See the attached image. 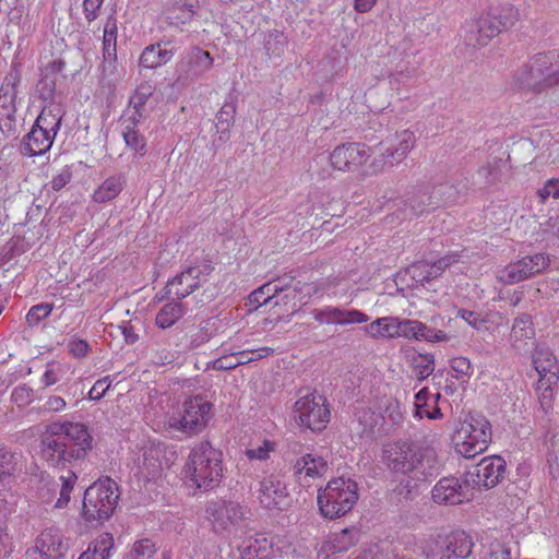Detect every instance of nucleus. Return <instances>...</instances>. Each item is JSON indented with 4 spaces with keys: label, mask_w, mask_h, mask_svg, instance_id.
Returning <instances> with one entry per match:
<instances>
[{
    "label": "nucleus",
    "mask_w": 559,
    "mask_h": 559,
    "mask_svg": "<svg viewBox=\"0 0 559 559\" xmlns=\"http://www.w3.org/2000/svg\"><path fill=\"white\" fill-rule=\"evenodd\" d=\"M381 460L393 473L426 480L441 468L437 449L430 444L397 440L383 444Z\"/></svg>",
    "instance_id": "obj_1"
},
{
    "label": "nucleus",
    "mask_w": 559,
    "mask_h": 559,
    "mask_svg": "<svg viewBox=\"0 0 559 559\" xmlns=\"http://www.w3.org/2000/svg\"><path fill=\"white\" fill-rule=\"evenodd\" d=\"M223 453L210 442L195 444L182 468V481L192 490H211L223 479Z\"/></svg>",
    "instance_id": "obj_2"
},
{
    "label": "nucleus",
    "mask_w": 559,
    "mask_h": 559,
    "mask_svg": "<svg viewBox=\"0 0 559 559\" xmlns=\"http://www.w3.org/2000/svg\"><path fill=\"white\" fill-rule=\"evenodd\" d=\"M212 404L202 395L185 400L159 415L156 428L166 431H177L187 436L200 433L211 418Z\"/></svg>",
    "instance_id": "obj_3"
},
{
    "label": "nucleus",
    "mask_w": 559,
    "mask_h": 559,
    "mask_svg": "<svg viewBox=\"0 0 559 559\" xmlns=\"http://www.w3.org/2000/svg\"><path fill=\"white\" fill-rule=\"evenodd\" d=\"M286 278L277 280L265 283L249 296V305L259 308L263 305L272 302L274 306H283L284 311L287 312L285 316L278 314L277 320L289 321L293 316L306 304V299L310 298L313 294L318 293V289L310 284H300L294 288L288 287L285 282Z\"/></svg>",
    "instance_id": "obj_4"
},
{
    "label": "nucleus",
    "mask_w": 559,
    "mask_h": 559,
    "mask_svg": "<svg viewBox=\"0 0 559 559\" xmlns=\"http://www.w3.org/2000/svg\"><path fill=\"white\" fill-rule=\"evenodd\" d=\"M416 146V135L409 129L396 131L392 138L386 139L371 147L372 159L361 169L362 178L379 176L400 165Z\"/></svg>",
    "instance_id": "obj_5"
},
{
    "label": "nucleus",
    "mask_w": 559,
    "mask_h": 559,
    "mask_svg": "<svg viewBox=\"0 0 559 559\" xmlns=\"http://www.w3.org/2000/svg\"><path fill=\"white\" fill-rule=\"evenodd\" d=\"M359 498L357 483L348 477H334L318 490L320 514L330 520L346 515Z\"/></svg>",
    "instance_id": "obj_6"
},
{
    "label": "nucleus",
    "mask_w": 559,
    "mask_h": 559,
    "mask_svg": "<svg viewBox=\"0 0 559 559\" xmlns=\"http://www.w3.org/2000/svg\"><path fill=\"white\" fill-rule=\"evenodd\" d=\"M491 435V424L485 416L469 414L454 430L452 445L459 455L473 459L488 449Z\"/></svg>",
    "instance_id": "obj_7"
},
{
    "label": "nucleus",
    "mask_w": 559,
    "mask_h": 559,
    "mask_svg": "<svg viewBox=\"0 0 559 559\" xmlns=\"http://www.w3.org/2000/svg\"><path fill=\"white\" fill-rule=\"evenodd\" d=\"M247 510L236 501L215 500L206 504L205 518L212 531L223 538L231 539L248 528Z\"/></svg>",
    "instance_id": "obj_8"
},
{
    "label": "nucleus",
    "mask_w": 559,
    "mask_h": 559,
    "mask_svg": "<svg viewBox=\"0 0 559 559\" xmlns=\"http://www.w3.org/2000/svg\"><path fill=\"white\" fill-rule=\"evenodd\" d=\"M61 111L57 107H44L22 143V154L28 157L48 152L60 129Z\"/></svg>",
    "instance_id": "obj_9"
},
{
    "label": "nucleus",
    "mask_w": 559,
    "mask_h": 559,
    "mask_svg": "<svg viewBox=\"0 0 559 559\" xmlns=\"http://www.w3.org/2000/svg\"><path fill=\"white\" fill-rule=\"evenodd\" d=\"M118 499L117 483L109 477L100 478L86 489L82 515L88 522L107 520L112 515Z\"/></svg>",
    "instance_id": "obj_10"
},
{
    "label": "nucleus",
    "mask_w": 559,
    "mask_h": 559,
    "mask_svg": "<svg viewBox=\"0 0 559 559\" xmlns=\"http://www.w3.org/2000/svg\"><path fill=\"white\" fill-rule=\"evenodd\" d=\"M472 538L463 531H441L423 543L427 559H465L472 554Z\"/></svg>",
    "instance_id": "obj_11"
},
{
    "label": "nucleus",
    "mask_w": 559,
    "mask_h": 559,
    "mask_svg": "<svg viewBox=\"0 0 559 559\" xmlns=\"http://www.w3.org/2000/svg\"><path fill=\"white\" fill-rule=\"evenodd\" d=\"M292 418L300 429L322 431L331 418L326 399L314 391L299 396L293 405Z\"/></svg>",
    "instance_id": "obj_12"
},
{
    "label": "nucleus",
    "mask_w": 559,
    "mask_h": 559,
    "mask_svg": "<svg viewBox=\"0 0 559 559\" xmlns=\"http://www.w3.org/2000/svg\"><path fill=\"white\" fill-rule=\"evenodd\" d=\"M559 83V68L549 66L546 56L534 58L513 76L512 87L516 91L540 92Z\"/></svg>",
    "instance_id": "obj_13"
},
{
    "label": "nucleus",
    "mask_w": 559,
    "mask_h": 559,
    "mask_svg": "<svg viewBox=\"0 0 559 559\" xmlns=\"http://www.w3.org/2000/svg\"><path fill=\"white\" fill-rule=\"evenodd\" d=\"M532 361L538 374L536 393L544 409L551 406L555 388L559 382V365L555 355L544 347H536Z\"/></svg>",
    "instance_id": "obj_14"
},
{
    "label": "nucleus",
    "mask_w": 559,
    "mask_h": 559,
    "mask_svg": "<svg viewBox=\"0 0 559 559\" xmlns=\"http://www.w3.org/2000/svg\"><path fill=\"white\" fill-rule=\"evenodd\" d=\"M550 264L547 253H535L512 261L496 271V278L503 285H514L532 276L540 274Z\"/></svg>",
    "instance_id": "obj_15"
},
{
    "label": "nucleus",
    "mask_w": 559,
    "mask_h": 559,
    "mask_svg": "<svg viewBox=\"0 0 559 559\" xmlns=\"http://www.w3.org/2000/svg\"><path fill=\"white\" fill-rule=\"evenodd\" d=\"M371 154V147L364 143L340 144L330 153V165L337 171H356L366 165Z\"/></svg>",
    "instance_id": "obj_16"
},
{
    "label": "nucleus",
    "mask_w": 559,
    "mask_h": 559,
    "mask_svg": "<svg viewBox=\"0 0 559 559\" xmlns=\"http://www.w3.org/2000/svg\"><path fill=\"white\" fill-rule=\"evenodd\" d=\"M504 471L506 464L500 456H487L466 472V481L473 492L476 489H489L501 480Z\"/></svg>",
    "instance_id": "obj_17"
},
{
    "label": "nucleus",
    "mask_w": 559,
    "mask_h": 559,
    "mask_svg": "<svg viewBox=\"0 0 559 559\" xmlns=\"http://www.w3.org/2000/svg\"><path fill=\"white\" fill-rule=\"evenodd\" d=\"M40 455L51 465L74 459V451L68 450V443L59 423L47 425L40 433Z\"/></svg>",
    "instance_id": "obj_18"
},
{
    "label": "nucleus",
    "mask_w": 559,
    "mask_h": 559,
    "mask_svg": "<svg viewBox=\"0 0 559 559\" xmlns=\"http://www.w3.org/2000/svg\"><path fill=\"white\" fill-rule=\"evenodd\" d=\"M433 502L438 504H461L474 498L473 488L466 481V476L461 480L454 476L443 477L431 490Z\"/></svg>",
    "instance_id": "obj_19"
},
{
    "label": "nucleus",
    "mask_w": 559,
    "mask_h": 559,
    "mask_svg": "<svg viewBox=\"0 0 559 559\" xmlns=\"http://www.w3.org/2000/svg\"><path fill=\"white\" fill-rule=\"evenodd\" d=\"M69 549L68 539L56 528L43 531L35 546L27 551L28 559H62Z\"/></svg>",
    "instance_id": "obj_20"
},
{
    "label": "nucleus",
    "mask_w": 559,
    "mask_h": 559,
    "mask_svg": "<svg viewBox=\"0 0 559 559\" xmlns=\"http://www.w3.org/2000/svg\"><path fill=\"white\" fill-rule=\"evenodd\" d=\"M168 449L165 443L150 441L142 448L141 457L138 460L139 473L146 479L157 477L164 467L168 466Z\"/></svg>",
    "instance_id": "obj_21"
},
{
    "label": "nucleus",
    "mask_w": 559,
    "mask_h": 559,
    "mask_svg": "<svg viewBox=\"0 0 559 559\" xmlns=\"http://www.w3.org/2000/svg\"><path fill=\"white\" fill-rule=\"evenodd\" d=\"M312 318L319 324L349 325L366 323L369 317L357 309H343L337 306H324L311 310Z\"/></svg>",
    "instance_id": "obj_22"
},
{
    "label": "nucleus",
    "mask_w": 559,
    "mask_h": 559,
    "mask_svg": "<svg viewBox=\"0 0 559 559\" xmlns=\"http://www.w3.org/2000/svg\"><path fill=\"white\" fill-rule=\"evenodd\" d=\"M255 495L260 504L269 510L283 509L288 504L286 486L275 476L260 480Z\"/></svg>",
    "instance_id": "obj_23"
},
{
    "label": "nucleus",
    "mask_w": 559,
    "mask_h": 559,
    "mask_svg": "<svg viewBox=\"0 0 559 559\" xmlns=\"http://www.w3.org/2000/svg\"><path fill=\"white\" fill-rule=\"evenodd\" d=\"M328 468V462L323 456L307 453L296 460L294 474L300 485L309 487L313 480L323 477Z\"/></svg>",
    "instance_id": "obj_24"
},
{
    "label": "nucleus",
    "mask_w": 559,
    "mask_h": 559,
    "mask_svg": "<svg viewBox=\"0 0 559 559\" xmlns=\"http://www.w3.org/2000/svg\"><path fill=\"white\" fill-rule=\"evenodd\" d=\"M237 559H271L276 556L274 544L262 534L245 538L234 555Z\"/></svg>",
    "instance_id": "obj_25"
},
{
    "label": "nucleus",
    "mask_w": 559,
    "mask_h": 559,
    "mask_svg": "<svg viewBox=\"0 0 559 559\" xmlns=\"http://www.w3.org/2000/svg\"><path fill=\"white\" fill-rule=\"evenodd\" d=\"M67 443L72 442L76 448L74 457L84 456L93 447V437L86 425L78 421H58Z\"/></svg>",
    "instance_id": "obj_26"
},
{
    "label": "nucleus",
    "mask_w": 559,
    "mask_h": 559,
    "mask_svg": "<svg viewBox=\"0 0 559 559\" xmlns=\"http://www.w3.org/2000/svg\"><path fill=\"white\" fill-rule=\"evenodd\" d=\"M201 270L197 266L188 267L167 283V292L176 298H185L193 293L201 283Z\"/></svg>",
    "instance_id": "obj_27"
},
{
    "label": "nucleus",
    "mask_w": 559,
    "mask_h": 559,
    "mask_svg": "<svg viewBox=\"0 0 559 559\" xmlns=\"http://www.w3.org/2000/svg\"><path fill=\"white\" fill-rule=\"evenodd\" d=\"M456 261V255L453 254L445 255L433 263L420 261L414 263L409 267V273L417 283L424 286L426 283H429L431 280L440 276L445 267L450 266Z\"/></svg>",
    "instance_id": "obj_28"
},
{
    "label": "nucleus",
    "mask_w": 559,
    "mask_h": 559,
    "mask_svg": "<svg viewBox=\"0 0 559 559\" xmlns=\"http://www.w3.org/2000/svg\"><path fill=\"white\" fill-rule=\"evenodd\" d=\"M355 530H343L330 535L321 545L318 559H331L332 556L347 551L356 543Z\"/></svg>",
    "instance_id": "obj_29"
},
{
    "label": "nucleus",
    "mask_w": 559,
    "mask_h": 559,
    "mask_svg": "<svg viewBox=\"0 0 559 559\" xmlns=\"http://www.w3.org/2000/svg\"><path fill=\"white\" fill-rule=\"evenodd\" d=\"M141 120V115L136 114L127 115L122 121V136L124 143L140 157L144 156L146 153V140L138 129V124Z\"/></svg>",
    "instance_id": "obj_30"
},
{
    "label": "nucleus",
    "mask_w": 559,
    "mask_h": 559,
    "mask_svg": "<svg viewBox=\"0 0 559 559\" xmlns=\"http://www.w3.org/2000/svg\"><path fill=\"white\" fill-rule=\"evenodd\" d=\"M440 394L431 393L427 388L420 389L415 395V414L414 416L421 419H440L442 413L438 406Z\"/></svg>",
    "instance_id": "obj_31"
},
{
    "label": "nucleus",
    "mask_w": 559,
    "mask_h": 559,
    "mask_svg": "<svg viewBox=\"0 0 559 559\" xmlns=\"http://www.w3.org/2000/svg\"><path fill=\"white\" fill-rule=\"evenodd\" d=\"M271 353L272 349L269 347H263L251 352L242 350L236 354H231L229 356H223L215 359L212 362V368L215 370H230L245 362L266 357Z\"/></svg>",
    "instance_id": "obj_32"
},
{
    "label": "nucleus",
    "mask_w": 559,
    "mask_h": 559,
    "mask_svg": "<svg viewBox=\"0 0 559 559\" xmlns=\"http://www.w3.org/2000/svg\"><path fill=\"white\" fill-rule=\"evenodd\" d=\"M399 317H381L364 328L367 336L373 340L399 338Z\"/></svg>",
    "instance_id": "obj_33"
},
{
    "label": "nucleus",
    "mask_w": 559,
    "mask_h": 559,
    "mask_svg": "<svg viewBox=\"0 0 559 559\" xmlns=\"http://www.w3.org/2000/svg\"><path fill=\"white\" fill-rule=\"evenodd\" d=\"M175 55L174 48L163 47L162 43L144 48L140 57V66L145 69H156L169 62Z\"/></svg>",
    "instance_id": "obj_34"
},
{
    "label": "nucleus",
    "mask_w": 559,
    "mask_h": 559,
    "mask_svg": "<svg viewBox=\"0 0 559 559\" xmlns=\"http://www.w3.org/2000/svg\"><path fill=\"white\" fill-rule=\"evenodd\" d=\"M534 336L535 330L531 317L526 314L516 317L510 334L512 347L515 349H522L534 338Z\"/></svg>",
    "instance_id": "obj_35"
},
{
    "label": "nucleus",
    "mask_w": 559,
    "mask_h": 559,
    "mask_svg": "<svg viewBox=\"0 0 559 559\" xmlns=\"http://www.w3.org/2000/svg\"><path fill=\"white\" fill-rule=\"evenodd\" d=\"M163 13L168 24L179 26L189 23L193 19L195 10L192 3L173 0L166 4Z\"/></svg>",
    "instance_id": "obj_36"
},
{
    "label": "nucleus",
    "mask_w": 559,
    "mask_h": 559,
    "mask_svg": "<svg viewBox=\"0 0 559 559\" xmlns=\"http://www.w3.org/2000/svg\"><path fill=\"white\" fill-rule=\"evenodd\" d=\"M123 187L124 179L122 176H110L95 189L92 199L96 203L110 202L120 194Z\"/></svg>",
    "instance_id": "obj_37"
},
{
    "label": "nucleus",
    "mask_w": 559,
    "mask_h": 559,
    "mask_svg": "<svg viewBox=\"0 0 559 559\" xmlns=\"http://www.w3.org/2000/svg\"><path fill=\"white\" fill-rule=\"evenodd\" d=\"M114 548V537L109 533L99 534L79 559H109Z\"/></svg>",
    "instance_id": "obj_38"
},
{
    "label": "nucleus",
    "mask_w": 559,
    "mask_h": 559,
    "mask_svg": "<svg viewBox=\"0 0 559 559\" xmlns=\"http://www.w3.org/2000/svg\"><path fill=\"white\" fill-rule=\"evenodd\" d=\"M186 66L193 76H201L213 66V58L209 51L194 47L189 51Z\"/></svg>",
    "instance_id": "obj_39"
},
{
    "label": "nucleus",
    "mask_w": 559,
    "mask_h": 559,
    "mask_svg": "<svg viewBox=\"0 0 559 559\" xmlns=\"http://www.w3.org/2000/svg\"><path fill=\"white\" fill-rule=\"evenodd\" d=\"M479 34L478 44L485 45L489 39L496 37L502 32L499 22L493 17L490 9L480 14L476 22Z\"/></svg>",
    "instance_id": "obj_40"
},
{
    "label": "nucleus",
    "mask_w": 559,
    "mask_h": 559,
    "mask_svg": "<svg viewBox=\"0 0 559 559\" xmlns=\"http://www.w3.org/2000/svg\"><path fill=\"white\" fill-rule=\"evenodd\" d=\"M185 313L186 308L181 302L166 304L156 314V325L160 329H168L182 318Z\"/></svg>",
    "instance_id": "obj_41"
},
{
    "label": "nucleus",
    "mask_w": 559,
    "mask_h": 559,
    "mask_svg": "<svg viewBox=\"0 0 559 559\" xmlns=\"http://www.w3.org/2000/svg\"><path fill=\"white\" fill-rule=\"evenodd\" d=\"M154 86L150 83L140 84L134 94L130 98L131 109L127 115H141V119L144 117V107L148 98L153 95Z\"/></svg>",
    "instance_id": "obj_42"
},
{
    "label": "nucleus",
    "mask_w": 559,
    "mask_h": 559,
    "mask_svg": "<svg viewBox=\"0 0 559 559\" xmlns=\"http://www.w3.org/2000/svg\"><path fill=\"white\" fill-rule=\"evenodd\" d=\"M61 488L59 491V498L55 502V508L63 509L68 506L74 485L78 480L76 475L72 471H67L60 476Z\"/></svg>",
    "instance_id": "obj_43"
},
{
    "label": "nucleus",
    "mask_w": 559,
    "mask_h": 559,
    "mask_svg": "<svg viewBox=\"0 0 559 559\" xmlns=\"http://www.w3.org/2000/svg\"><path fill=\"white\" fill-rule=\"evenodd\" d=\"M275 451V443L264 439L258 443H251L245 451V455L249 461H266L271 453Z\"/></svg>",
    "instance_id": "obj_44"
},
{
    "label": "nucleus",
    "mask_w": 559,
    "mask_h": 559,
    "mask_svg": "<svg viewBox=\"0 0 559 559\" xmlns=\"http://www.w3.org/2000/svg\"><path fill=\"white\" fill-rule=\"evenodd\" d=\"M493 17L499 22L500 27L507 29L514 25L519 17L518 10L510 4L489 8Z\"/></svg>",
    "instance_id": "obj_45"
},
{
    "label": "nucleus",
    "mask_w": 559,
    "mask_h": 559,
    "mask_svg": "<svg viewBox=\"0 0 559 559\" xmlns=\"http://www.w3.org/2000/svg\"><path fill=\"white\" fill-rule=\"evenodd\" d=\"M155 552V544L148 538H143L134 542L128 554V559H151Z\"/></svg>",
    "instance_id": "obj_46"
},
{
    "label": "nucleus",
    "mask_w": 559,
    "mask_h": 559,
    "mask_svg": "<svg viewBox=\"0 0 559 559\" xmlns=\"http://www.w3.org/2000/svg\"><path fill=\"white\" fill-rule=\"evenodd\" d=\"M399 337L420 341L421 331H424L423 322L399 318Z\"/></svg>",
    "instance_id": "obj_47"
},
{
    "label": "nucleus",
    "mask_w": 559,
    "mask_h": 559,
    "mask_svg": "<svg viewBox=\"0 0 559 559\" xmlns=\"http://www.w3.org/2000/svg\"><path fill=\"white\" fill-rule=\"evenodd\" d=\"M356 416L359 424L362 426L364 432L372 431L384 418V415L371 408H361L356 413Z\"/></svg>",
    "instance_id": "obj_48"
},
{
    "label": "nucleus",
    "mask_w": 559,
    "mask_h": 559,
    "mask_svg": "<svg viewBox=\"0 0 559 559\" xmlns=\"http://www.w3.org/2000/svg\"><path fill=\"white\" fill-rule=\"evenodd\" d=\"M236 107L233 104L225 103L216 114V127L221 132L227 133L234 124Z\"/></svg>",
    "instance_id": "obj_49"
},
{
    "label": "nucleus",
    "mask_w": 559,
    "mask_h": 559,
    "mask_svg": "<svg viewBox=\"0 0 559 559\" xmlns=\"http://www.w3.org/2000/svg\"><path fill=\"white\" fill-rule=\"evenodd\" d=\"M117 24L114 17H109L104 26L103 48L108 56L116 51Z\"/></svg>",
    "instance_id": "obj_50"
},
{
    "label": "nucleus",
    "mask_w": 559,
    "mask_h": 559,
    "mask_svg": "<svg viewBox=\"0 0 559 559\" xmlns=\"http://www.w3.org/2000/svg\"><path fill=\"white\" fill-rule=\"evenodd\" d=\"M52 308V305L47 302L33 306L26 314L27 323L29 325H37L41 320L51 313Z\"/></svg>",
    "instance_id": "obj_51"
},
{
    "label": "nucleus",
    "mask_w": 559,
    "mask_h": 559,
    "mask_svg": "<svg viewBox=\"0 0 559 559\" xmlns=\"http://www.w3.org/2000/svg\"><path fill=\"white\" fill-rule=\"evenodd\" d=\"M456 316L463 319L468 325L477 331L486 329L485 324L488 322L487 317L466 309H459Z\"/></svg>",
    "instance_id": "obj_52"
},
{
    "label": "nucleus",
    "mask_w": 559,
    "mask_h": 559,
    "mask_svg": "<svg viewBox=\"0 0 559 559\" xmlns=\"http://www.w3.org/2000/svg\"><path fill=\"white\" fill-rule=\"evenodd\" d=\"M451 368L455 372L459 380H466L473 373V368L469 360L465 357H455L451 361Z\"/></svg>",
    "instance_id": "obj_53"
},
{
    "label": "nucleus",
    "mask_w": 559,
    "mask_h": 559,
    "mask_svg": "<svg viewBox=\"0 0 559 559\" xmlns=\"http://www.w3.org/2000/svg\"><path fill=\"white\" fill-rule=\"evenodd\" d=\"M63 374V367L59 362H50L47 365L45 372L41 376V383L45 386H50L57 383Z\"/></svg>",
    "instance_id": "obj_54"
},
{
    "label": "nucleus",
    "mask_w": 559,
    "mask_h": 559,
    "mask_svg": "<svg viewBox=\"0 0 559 559\" xmlns=\"http://www.w3.org/2000/svg\"><path fill=\"white\" fill-rule=\"evenodd\" d=\"M449 340L450 336L447 332L424 324V331H421L420 341H426L429 343H444Z\"/></svg>",
    "instance_id": "obj_55"
},
{
    "label": "nucleus",
    "mask_w": 559,
    "mask_h": 559,
    "mask_svg": "<svg viewBox=\"0 0 559 559\" xmlns=\"http://www.w3.org/2000/svg\"><path fill=\"white\" fill-rule=\"evenodd\" d=\"M34 400V391L26 386L20 385L12 392V401L19 406L23 407L31 404Z\"/></svg>",
    "instance_id": "obj_56"
},
{
    "label": "nucleus",
    "mask_w": 559,
    "mask_h": 559,
    "mask_svg": "<svg viewBox=\"0 0 559 559\" xmlns=\"http://www.w3.org/2000/svg\"><path fill=\"white\" fill-rule=\"evenodd\" d=\"M110 386L111 380L109 379V377H105L97 380L88 392V399L95 401L100 400L110 389Z\"/></svg>",
    "instance_id": "obj_57"
},
{
    "label": "nucleus",
    "mask_w": 559,
    "mask_h": 559,
    "mask_svg": "<svg viewBox=\"0 0 559 559\" xmlns=\"http://www.w3.org/2000/svg\"><path fill=\"white\" fill-rule=\"evenodd\" d=\"M16 83H17V78L16 75L14 74H9L7 75L4 79H3V82L0 86V96L1 98H13L15 99L16 97Z\"/></svg>",
    "instance_id": "obj_58"
},
{
    "label": "nucleus",
    "mask_w": 559,
    "mask_h": 559,
    "mask_svg": "<svg viewBox=\"0 0 559 559\" xmlns=\"http://www.w3.org/2000/svg\"><path fill=\"white\" fill-rule=\"evenodd\" d=\"M69 353L76 358L85 357L90 352V345L85 340L72 338L68 343Z\"/></svg>",
    "instance_id": "obj_59"
},
{
    "label": "nucleus",
    "mask_w": 559,
    "mask_h": 559,
    "mask_svg": "<svg viewBox=\"0 0 559 559\" xmlns=\"http://www.w3.org/2000/svg\"><path fill=\"white\" fill-rule=\"evenodd\" d=\"M14 469L13 455L9 452H0V480L10 476Z\"/></svg>",
    "instance_id": "obj_60"
},
{
    "label": "nucleus",
    "mask_w": 559,
    "mask_h": 559,
    "mask_svg": "<svg viewBox=\"0 0 559 559\" xmlns=\"http://www.w3.org/2000/svg\"><path fill=\"white\" fill-rule=\"evenodd\" d=\"M538 195L544 202L549 197H552L554 199H559V180L557 179H549L545 186L539 189Z\"/></svg>",
    "instance_id": "obj_61"
},
{
    "label": "nucleus",
    "mask_w": 559,
    "mask_h": 559,
    "mask_svg": "<svg viewBox=\"0 0 559 559\" xmlns=\"http://www.w3.org/2000/svg\"><path fill=\"white\" fill-rule=\"evenodd\" d=\"M37 92L39 96L45 99H51L55 93V82L49 78L41 79L37 84Z\"/></svg>",
    "instance_id": "obj_62"
},
{
    "label": "nucleus",
    "mask_w": 559,
    "mask_h": 559,
    "mask_svg": "<svg viewBox=\"0 0 559 559\" xmlns=\"http://www.w3.org/2000/svg\"><path fill=\"white\" fill-rule=\"evenodd\" d=\"M104 0H84V13L85 17L91 22L97 17L98 10L100 9Z\"/></svg>",
    "instance_id": "obj_63"
},
{
    "label": "nucleus",
    "mask_w": 559,
    "mask_h": 559,
    "mask_svg": "<svg viewBox=\"0 0 559 559\" xmlns=\"http://www.w3.org/2000/svg\"><path fill=\"white\" fill-rule=\"evenodd\" d=\"M72 178V173L69 168H63L58 175L51 180V187L53 190H61Z\"/></svg>",
    "instance_id": "obj_64"
}]
</instances>
